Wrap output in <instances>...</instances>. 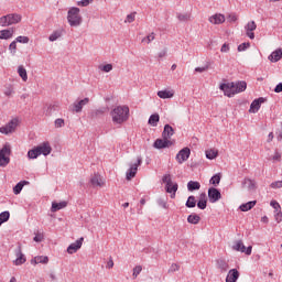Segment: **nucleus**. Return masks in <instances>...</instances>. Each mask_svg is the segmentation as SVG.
Segmentation results:
<instances>
[{
  "mask_svg": "<svg viewBox=\"0 0 282 282\" xmlns=\"http://www.w3.org/2000/svg\"><path fill=\"white\" fill-rule=\"evenodd\" d=\"M220 90H223L227 98L235 97V95L246 90V82L220 84Z\"/></svg>",
  "mask_w": 282,
  "mask_h": 282,
  "instance_id": "1",
  "label": "nucleus"
},
{
  "mask_svg": "<svg viewBox=\"0 0 282 282\" xmlns=\"http://www.w3.org/2000/svg\"><path fill=\"white\" fill-rule=\"evenodd\" d=\"M110 117L112 118L113 124H122L129 119V107L128 106H117L110 111Z\"/></svg>",
  "mask_w": 282,
  "mask_h": 282,
  "instance_id": "2",
  "label": "nucleus"
},
{
  "mask_svg": "<svg viewBox=\"0 0 282 282\" xmlns=\"http://www.w3.org/2000/svg\"><path fill=\"white\" fill-rule=\"evenodd\" d=\"M51 153H52V147L50 145V142H42L37 144V147L29 150L28 158L29 160H35L40 155L48 156Z\"/></svg>",
  "mask_w": 282,
  "mask_h": 282,
  "instance_id": "3",
  "label": "nucleus"
},
{
  "mask_svg": "<svg viewBox=\"0 0 282 282\" xmlns=\"http://www.w3.org/2000/svg\"><path fill=\"white\" fill-rule=\"evenodd\" d=\"M20 22H21V14L19 13H10L8 15L0 17V28L17 25Z\"/></svg>",
  "mask_w": 282,
  "mask_h": 282,
  "instance_id": "4",
  "label": "nucleus"
},
{
  "mask_svg": "<svg viewBox=\"0 0 282 282\" xmlns=\"http://www.w3.org/2000/svg\"><path fill=\"white\" fill-rule=\"evenodd\" d=\"M67 20L70 28H77L79 24H83V17H79V9L75 7L70 8L68 10Z\"/></svg>",
  "mask_w": 282,
  "mask_h": 282,
  "instance_id": "5",
  "label": "nucleus"
},
{
  "mask_svg": "<svg viewBox=\"0 0 282 282\" xmlns=\"http://www.w3.org/2000/svg\"><path fill=\"white\" fill-rule=\"evenodd\" d=\"M162 183L166 184L165 191L166 193L171 194V199L175 198V193L177 192V183H173L171 181V175L164 174V176H162Z\"/></svg>",
  "mask_w": 282,
  "mask_h": 282,
  "instance_id": "6",
  "label": "nucleus"
},
{
  "mask_svg": "<svg viewBox=\"0 0 282 282\" xmlns=\"http://www.w3.org/2000/svg\"><path fill=\"white\" fill-rule=\"evenodd\" d=\"M10 147L6 145L0 149V167H6L10 164Z\"/></svg>",
  "mask_w": 282,
  "mask_h": 282,
  "instance_id": "7",
  "label": "nucleus"
},
{
  "mask_svg": "<svg viewBox=\"0 0 282 282\" xmlns=\"http://www.w3.org/2000/svg\"><path fill=\"white\" fill-rule=\"evenodd\" d=\"M143 160L141 156L135 160V163L129 164V170L127 171V181H131L133 177H135V172L138 171V166H141Z\"/></svg>",
  "mask_w": 282,
  "mask_h": 282,
  "instance_id": "8",
  "label": "nucleus"
},
{
  "mask_svg": "<svg viewBox=\"0 0 282 282\" xmlns=\"http://www.w3.org/2000/svg\"><path fill=\"white\" fill-rule=\"evenodd\" d=\"M88 104H89V98H85L83 100L73 102L69 109L75 113H79V112H83V107L87 106Z\"/></svg>",
  "mask_w": 282,
  "mask_h": 282,
  "instance_id": "9",
  "label": "nucleus"
},
{
  "mask_svg": "<svg viewBox=\"0 0 282 282\" xmlns=\"http://www.w3.org/2000/svg\"><path fill=\"white\" fill-rule=\"evenodd\" d=\"M206 197H208V202L210 204H215L216 202L220 200L221 194L218 188L210 187V188H208V196H206Z\"/></svg>",
  "mask_w": 282,
  "mask_h": 282,
  "instance_id": "10",
  "label": "nucleus"
},
{
  "mask_svg": "<svg viewBox=\"0 0 282 282\" xmlns=\"http://www.w3.org/2000/svg\"><path fill=\"white\" fill-rule=\"evenodd\" d=\"M14 129H17V119H12V121L8 122L4 127H0V134H10L14 132Z\"/></svg>",
  "mask_w": 282,
  "mask_h": 282,
  "instance_id": "11",
  "label": "nucleus"
},
{
  "mask_svg": "<svg viewBox=\"0 0 282 282\" xmlns=\"http://www.w3.org/2000/svg\"><path fill=\"white\" fill-rule=\"evenodd\" d=\"M231 249L237 252L246 253V256H250L252 251V247H246L241 241H237V243H234V247H231Z\"/></svg>",
  "mask_w": 282,
  "mask_h": 282,
  "instance_id": "12",
  "label": "nucleus"
},
{
  "mask_svg": "<svg viewBox=\"0 0 282 282\" xmlns=\"http://www.w3.org/2000/svg\"><path fill=\"white\" fill-rule=\"evenodd\" d=\"M172 144L173 142H171L169 139L163 138V139L154 140V143L152 144V147L156 150H162L171 147Z\"/></svg>",
  "mask_w": 282,
  "mask_h": 282,
  "instance_id": "13",
  "label": "nucleus"
},
{
  "mask_svg": "<svg viewBox=\"0 0 282 282\" xmlns=\"http://www.w3.org/2000/svg\"><path fill=\"white\" fill-rule=\"evenodd\" d=\"M85 241V238H79L77 240H75V242L70 243V246H68V248L66 249V252H68V254H73L75 252H77V250H79V248H83V242Z\"/></svg>",
  "mask_w": 282,
  "mask_h": 282,
  "instance_id": "14",
  "label": "nucleus"
},
{
  "mask_svg": "<svg viewBox=\"0 0 282 282\" xmlns=\"http://www.w3.org/2000/svg\"><path fill=\"white\" fill-rule=\"evenodd\" d=\"M267 101V99L264 97H260L256 100H253V102L250 104V109L248 110L250 113H258V111L260 110V106L262 104H264Z\"/></svg>",
  "mask_w": 282,
  "mask_h": 282,
  "instance_id": "15",
  "label": "nucleus"
},
{
  "mask_svg": "<svg viewBox=\"0 0 282 282\" xmlns=\"http://www.w3.org/2000/svg\"><path fill=\"white\" fill-rule=\"evenodd\" d=\"M258 25L256 24V22L253 21L248 22L245 26L246 36H248V39L250 40L256 39V33H252V32L256 31Z\"/></svg>",
  "mask_w": 282,
  "mask_h": 282,
  "instance_id": "16",
  "label": "nucleus"
},
{
  "mask_svg": "<svg viewBox=\"0 0 282 282\" xmlns=\"http://www.w3.org/2000/svg\"><path fill=\"white\" fill-rule=\"evenodd\" d=\"M187 159H189V148H183V150L178 151V154H176V162L183 164Z\"/></svg>",
  "mask_w": 282,
  "mask_h": 282,
  "instance_id": "17",
  "label": "nucleus"
},
{
  "mask_svg": "<svg viewBox=\"0 0 282 282\" xmlns=\"http://www.w3.org/2000/svg\"><path fill=\"white\" fill-rule=\"evenodd\" d=\"M269 206H271V208H274V218L276 219V223H281L282 220L281 205H279L276 200H271L269 203Z\"/></svg>",
  "mask_w": 282,
  "mask_h": 282,
  "instance_id": "18",
  "label": "nucleus"
},
{
  "mask_svg": "<svg viewBox=\"0 0 282 282\" xmlns=\"http://www.w3.org/2000/svg\"><path fill=\"white\" fill-rule=\"evenodd\" d=\"M89 185H91L93 188L96 187H102L104 186V178L100 177L98 174H94L91 178H89Z\"/></svg>",
  "mask_w": 282,
  "mask_h": 282,
  "instance_id": "19",
  "label": "nucleus"
},
{
  "mask_svg": "<svg viewBox=\"0 0 282 282\" xmlns=\"http://www.w3.org/2000/svg\"><path fill=\"white\" fill-rule=\"evenodd\" d=\"M14 256L17 257L14 265H21L26 262V257L21 253V247H17V249H14Z\"/></svg>",
  "mask_w": 282,
  "mask_h": 282,
  "instance_id": "20",
  "label": "nucleus"
},
{
  "mask_svg": "<svg viewBox=\"0 0 282 282\" xmlns=\"http://www.w3.org/2000/svg\"><path fill=\"white\" fill-rule=\"evenodd\" d=\"M282 58V50L281 48H276V51L271 52V54H269L268 59L271 63H279V61H281Z\"/></svg>",
  "mask_w": 282,
  "mask_h": 282,
  "instance_id": "21",
  "label": "nucleus"
},
{
  "mask_svg": "<svg viewBox=\"0 0 282 282\" xmlns=\"http://www.w3.org/2000/svg\"><path fill=\"white\" fill-rule=\"evenodd\" d=\"M239 280V271L237 269H231L227 273L225 282H237Z\"/></svg>",
  "mask_w": 282,
  "mask_h": 282,
  "instance_id": "22",
  "label": "nucleus"
},
{
  "mask_svg": "<svg viewBox=\"0 0 282 282\" xmlns=\"http://www.w3.org/2000/svg\"><path fill=\"white\" fill-rule=\"evenodd\" d=\"M208 22H210V24H213V25L223 24V23H225V15H223V14L212 15L210 18H208Z\"/></svg>",
  "mask_w": 282,
  "mask_h": 282,
  "instance_id": "23",
  "label": "nucleus"
},
{
  "mask_svg": "<svg viewBox=\"0 0 282 282\" xmlns=\"http://www.w3.org/2000/svg\"><path fill=\"white\" fill-rule=\"evenodd\" d=\"M14 35V29H4L0 31V40L8 41Z\"/></svg>",
  "mask_w": 282,
  "mask_h": 282,
  "instance_id": "24",
  "label": "nucleus"
},
{
  "mask_svg": "<svg viewBox=\"0 0 282 282\" xmlns=\"http://www.w3.org/2000/svg\"><path fill=\"white\" fill-rule=\"evenodd\" d=\"M206 203H207V198H206V194L205 193H202L199 195V200L198 203H196V205H194V207H197L202 210H205L206 209Z\"/></svg>",
  "mask_w": 282,
  "mask_h": 282,
  "instance_id": "25",
  "label": "nucleus"
},
{
  "mask_svg": "<svg viewBox=\"0 0 282 282\" xmlns=\"http://www.w3.org/2000/svg\"><path fill=\"white\" fill-rule=\"evenodd\" d=\"M241 187L247 188L248 191H253L256 189V182L250 178H245L241 183Z\"/></svg>",
  "mask_w": 282,
  "mask_h": 282,
  "instance_id": "26",
  "label": "nucleus"
},
{
  "mask_svg": "<svg viewBox=\"0 0 282 282\" xmlns=\"http://www.w3.org/2000/svg\"><path fill=\"white\" fill-rule=\"evenodd\" d=\"M257 203V200H250L246 204H241V206H239V209L243 213H247L248 210L254 208Z\"/></svg>",
  "mask_w": 282,
  "mask_h": 282,
  "instance_id": "27",
  "label": "nucleus"
},
{
  "mask_svg": "<svg viewBox=\"0 0 282 282\" xmlns=\"http://www.w3.org/2000/svg\"><path fill=\"white\" fill-rule=\"evenodd\" d=\"M173 137V128L169 124L164 126V131H162V138L165 140H170Z\"/></svg>",
  "mask_w": 282,
  "mask_h": 282,
  "instance_id": "28",
  "label": "nucleus"
},
{
  "mask_svg": "<svg viewBox=\"0 0 282 282\" xmlns=\"http://www.w3.org/2000/svg\"><path fill=\"white\" fill-rule=\"evenodd\" d=\"M216 267L223 273H225V272H227V270H229V264H227V261H225L223 259H219V260L216 261Z\"/></svg>",
  "mask_w": 282,
  "mask_h": 282,
  "instance_id": "29",
  "label": "nucleus"
},
{
  "mask_svg": "<svg viewBox=\"0 0 282 282\" xmlns=\"http://www.w3.org/2000/svg\"><path fill=\"white\" fill-rule=\"evenodd\" d=\"M199 188H202V185L199 184V182H194V181L187 182V192L199 191Z\"/></svg>",
  "mask_w": 282,
  "mask_h": 282,
  "instance_id": "30",
  "label": "nucleus"
},
{
  "mask_svg": "<svg viewBox=\"0 0 282 282\" xmlns=\"http://www.w3.org/2000/svg\"><path fill=\"white\" fill-rule=\"evenodd\" d=\"M156 97H160L162 99H170V98H173V91L160 90V91H156Z\"/></svg>",
  "mask_w": 282,
  "mask_h": 282,
  "instance_id": "31",
  "label": "nucleus"
},
{
  "mask_svg": "<svg viewBox=\"0 0 282 282\" xmlns=\"http://www.w3.org/2000/svg\"><path fill=\"white\" fill-rule=\"evenodd\" d=\"M66 206H67V203H66V202H62V203H52V208H51V210H52V213H56V212H58V210H61V209L66 208Z\"/></svg>",
  "mask_w": 282,
  "mask_h": 282,
  "instance_id": "32",
  "label": "nucleus"
},
{
  "mask_svg": "<svg viewBox=\"0 0 282 282\" xmlns=\"http://www.w3.org/2000/svg\"><path fill=\"white\" fill-rule=\"evenodd\" d=\"M158 122H160V115H150V118L148 119V124H150V127H156Z\"/></svg>",
  "mask_w": 282,
  "mask_h": 282,
  "instance_id": "33",
  "label": "nucleus"
},
{
  "mask_svg": "<svg viewBox=\"0 0 282 282\" xmlns=\"http://www.w3.org/2000/svg\"><path fill=\"white\" fill-rule=\"evenodd\" d=\"M202 218L197 214H189L187 216V224L197 225Z\"/></svg>",
  "mask_w": 282,
  "mask_h": 282,
  "instance_id": "34",
  "label": "nucleus"
},
{
  "mask_svg": "<svg viewBox=\"0 0 282 282\" xmlns=\"http://www.w3.org/2000/svg\"><path fill=\"white\" fill-rule=\"evenodd\" d=\"M215 158H218V150L215 149H208L206 150V159L207 160H215Z\"/></svg>",
  "mask_w": 282,
  "mask_h": 282,
  "instance_id": "35",
  "label": "nucleus"
},
{
  "mask_svg": "<svg viewBox=\"0 0 282 282\" xmlns=\"http://www.w3.org/2000/svg\"><path fill=\"white\" fill-rule=\"evenodd\" d=\"M29 182L26 181H22L17 183V185H14V187L12 188V192L14 193V195H19L21 193V189L23 188V185H26Z\"/></svg>",
  "mask_w": 282,
  "mask_h": 282,
  "instance_id": "36",
  "label": "nucleus"
},
{
  "mask_svg": "<svg viewBox=\"0 0 282 282\" xmlns=\"http://www.w3.org/2000/svg\"><path fill=\"white\" fill-rule=\"evenodd\" d=\"M35 264H47L48 258L46 256H37L33 258Z\"/></svg>",
  "mask_w": 282,
  "mask_h": 282,
  "instance_id": "37",
  "label": "nucleus"
},
{
  "mask_svg": "<svg viewBox=\"0 0 282 282\" xmlns=\"http://www.w3.org/2000/svg\"><path fill=\"white\" fill-rule=\"evenodd\" d=\"M17 73L19 74V77L21 80L26 82L29 79V76L26 75V69L23 68V66H19L17 69Z\"/></svg>",
  "mask_w": 282,
  "mask_h": 282,
  "instance_id": "38",
  "label": "nucleus"
},
{
  "mask_svg": "<svg viewBox=\"0 0 282 282\" xmlns=\"http://www.w3.org/2000/svg\"><path fill=\"white\" fill-rule=\"evenodd\" d=\"M29 36H17L12 43L14 44H29Z\"/></svg>",
  "mask_w": 282,
  "mask_h": 282,
  "instance_id": "39",
  "label": "nucleus"
},
{
  "mask_svg": "<svg viewBox=\"0 0 282 282\" xmlns=\"http://www.w3.org/2000/svg\"><path fill=\"white\" fill-rule=\"evenodd\" d=\"M8 220H10V212H2V213H0V226L2 224L8 223Z\"/></svg>",
  "mask_w": 282,
  "mask_h": 282,
  "instance_id": "40",
  "label": "nucleus"
},
{
  "mask_svg": "<svg viewBox=\"0 0 282 282\" xmlns=\"http://www.w3.org/2000/svg\"><path fill=\"white\" fill-rule=\"evenodd\" d=\"M198 204V200L194 199V196L187 197V200L185 203L186 208H194V205Z\"/></svg>",
  "mask_w": 282,
  "mask_h": 282,
  "instance_id": "41",
  "label": "nucleus"
},
{
  "mask_svg": "<svg viewBox=\"0 0 282 282\" xmlns=\"http://www.w3.org/2000/svg\"><path fill=\"white\" fill-rule=\"evenodd\" d=\"M210 185H218L220 184V174H215L209 180Z\"/></svg>",
  "mask_w": 282,
  "mask_h": 282,
  "instance_id": "42",
  "label": "nucleus"
},
{
  "mask_svg": "<svg viewBox=\"0 0 282 282\" xmlns=\"http://www.w3.org/2000/svg\"><path fill=\"white\" fill-rule=\"evenodd\" d=\"M61 37V31H54L52 32V35H50L48 40L50 42H56Z\"/></svg>",
  "mask_w": 282,
  "mask_h": 282,
  "instance_id": "43",
  "label": "nucleus"
},
{
  "mask_svg": "<svg viewBox=\"0 0 282 282\" xmlns=\"http://www.w3.org/2000/svg\"><path fill=\"white\" fill-rule=\"evenodd\" d=\"M8 51L10 52V55L15 56L17 55V43H14V42L10 43Z\"/></svg>",
  "mask_w": 282,
  "mask_h": 282,
  "instance_id": "44",
  "label": "nucleus"
},
{
  "mask_svg": "<svg viewBox=\"0 0 282 282\" xmlns=\"http://www.w3.org/2000/svg\"><path fill=\"white\" fill-rule=\"evenodd\" d=\"M248 47H250V43H241L239 44V46L237 47V51L239 53L246 52V50H248Z\"/></svg>",
  "mask_w": 282,
  "mask_h": 282,
  "instance_id": "45",
  "label": "nucleus"
},
{
  "mask_svg": "<svg viewBox=\"0 0 282 282\" xmlns=\"http://www.w3.org/2000/svg\"><path fill=\"white\" fill-rule=\"evenodd\" d=\"M156 206L167 209L166 200L164 198H156Z\"/></svg>",
  "mask_w": 282,
  "mask_h": 282,
  "instance_id": "46",
  "label": "nucleus"
},
{
  "mask_svg": "<svg viewBox=\"0 0 282 282\" xmlns=\"http://www.w3.org/2000/svg\"><path fill=\"white\" fill-rule=\"evenodd\" d=\"M94 0H79L77 1V7L87 8Z\"/></svg>",
  "mask_w": 282,
  "mask_h": 282,
  "instance_id": "47",
  "label": "nucleus"
},
{
  "mask_svg": "<svg viewBox=\"0 0 282 282\" xmlns=\"http://www.w3.org/2000/svg\"><path fill=\"white\" fill-rule=\"evenodd\" d=\"M154 41V33H150V35L143 37L142 43L150 44Z\"/></svg>",
  "mask_w": 282,
  "mask_h": 282,
  "instance_id": "48",
  "label": "nucleus"
},
{
  "mask_svg": "<svg viewBox=\"0 0 282 282\" xmlns=\"http://www.w3.org/2000/svg\"><path fill=\"white\" fill-rule=\"evenodd\" d=\"M54 112H56V106L55 105H50L47 107V110H45V115L52 116Z\"/></svg>",
  "mask_w": 282,
  "mask_h": 282,
  "instance_id": "49",
  "label": "nucleus"
},
{
  "mask_svg": "<svg viewBox=\"0 0 282 282\" xmlns=\"http://www.w3.org/2000/svg\"><path fill=\"white\" fill-rule=\"evenodd\" d=\"M2 94H4L6 96L10 97V96H12V94H14V90H13L11 85H8V86H6V90L2 91Z\"/></svg>",
  "mask_w": 282,
  "mask_h": 282,
  "instance_id": "50",
  "label": "nucleus"
},
{
  "mask_svg": "<svg viewBox=\"0 0 282 282\" xmlns=\"http://www.w3.org/2000/svg\"><path fill=\"white\" fill-rule=\"evenodd\" d=\"M98 68L101 69V72L104 73H110L112 70V65L106 64L104 66H99Z\"/></svg>",
  "mask_w": 282,
  "mask_h": 282,
  "instance_id": "51",
  "label": "nucleus"
},
{
  "mask_svg": "<svg viewBox=\"0 0 282 282\" xmlns=\"http://www.w3.org/2000/svg\"><path fill=\"white\" fill-rule=\"evenodd\" d=\"M176 18H178V21L185 22V21L189 20V14H187V13H178V15H176Z\"/></svg>",
  "mask_w": 282,
  "mask_h": 282,
  "instance_id": "52",
  "label": "nucleus"
},
{
  "mask_svg": "<svg viewBox=\"0 0 282 282\" xmlns=\"http://www.w3.org/2000/svg\"><path fill=\"white\" fill-rule=\"evenodd\" d=\"M143 270V268L141 265H135L133 267V279H135L138 276V274H141V271Z\"/></svg>",
  "mask_w": 282,
  "mask_h": 282,
  "instance_id": "53",
  "label": "nucleus"
},
{
  "mask_svg": "<svg viewBox=\"0 0 282 282\" xmlns=\"http://www.w3.org/2000/svg\"><path fill=\"white\" fill-rule=\"evenodd\" d=\"M270 187H271V188H274V189L281 188V187H282V181H276V182H274V183H271V184H270Z\"/></svg>",
  "mask_w": 282,
  "mask_h": 282,
  "instance_id": "54",
  "label": "nucleus"
},
{
  "mask_svg": "<svg viewBox=\"0 0 282 282\" xmlns=\"http://www.w3.org/2000/svg\"><path fill=\"white\" fill-rule=\"evenodd\" d=\"M54 127H56V128L64 127V119H56V120H54Z\"/></svg>",
  "mask_w": 282,
  "mask_h": 282,
  "instance_id": "55",
  "label": "nucleus"
},
{
  "mask_svg": "<svg viewBox=\"0 0 282 282\" xmlns=\"http://www.w3.org/2000/svg\"><path fill=\"white\" fill-rule=\"evenodd\" d=\"M206 70H208V64H206V66L194 68V72L196 73H205Z\"/></svg>",
  "mask_w": 282,
  "mask_h": 282,
  "instance_id": "56",
  "label": "nucleus"
},
{
  "mask_svg": "<svg viewBox=\"0 0 282 282\" xmlns=\"http://www.w3.org/2000/svg\"><path fill=\"white\" fill-rule=\"evenodd\" d=\"M135 19V13H131L127 15V20H124V23H132Z\"/></svg>",
  "mask_w": 282,
  "mask_h": 282,
  "instance_id": "57",
  "label": "nucleus"
},
{
  "mask_svg": "<svg viewBox=\"0 0 282 282\" xmlns=\"http://www.w3.org/2000/svg\"><path fill=\"white\" fill-rule=\"evenodd\" d=\"M177 270H180V265H177L176 263H173V264H171V267L169 268V273L176 272Z\"/></svg>",
  "mask_w": 282,
  "mask_h": 282,
  "instance_id": "58",
  "label": "nucleus"
},
{
  "mask_svg": "<svg viewBox=\"0 0 282 282\" xmlns=\"http://www.w3.org/2000/svg\"><path fill=\"white\" fill-rule=\"evenodd\" d=\"M33 241L36 243L43 242V235H35V237H33Z\"/></svg>",
  "mask_w": 282,
  "mask_h": 282,
  "instance_id": "59",
  "label": "nucleus"
},
{
  "mask_svg": "<svg viewBox=\"0 0 282 282\" xmlns=\"http://www.w3.org/2000/svg\"><path fill=\"white\" fill-rule=\"evenodd\" d=\"M104 113H106V108H98L94 111L95 116H100V115H104Z\"/></svg>",
  "mask_w": 282,
  "mask_h": 282,
  "instance_id": "60",
  "label": "nucleus"
},
{
  "mask_svg": "<svg viewBox=\"0 0 282 282\" xmlns=\"http://www.w3.org/2000/svg\"><path fill=\"white\" fill-rule=\"evenodd\" d=\"M166 53H167V50L164 48V50L160 51L159 54H156V57L164 58L166 56Z\"/></svg>",
  "mask_w": 282,
  "mask_h": 282,
  "instance_id": "61",
  "label": "nucleus"
},
{
  "mask_svg": "<svg viewBox=\"0 0 282 282\" xmlns=\"http://www.w3.org/2000/svg\"><path fill=\"white\" fill-rule=\"evenodd\" d=\"M274 93H276V94L282 93V83L276 84V87H274Z\"/></svg>",
  "mask_w": 282,
  "mask_h": 282,
  "instance_id": "62",
  "label": "nucleus"
},
{
  "mask_svg": "<svg viewBox=\"0 0 282 282\" xmlns=\"http://www.w3.org/2000/svg\"><path fill=\"white\" fill-rule=\"evenodd\" d=\"M229 52V45L223 44V47H220V53H228Z\"/></svg>",
  "mask_w": 282,
  "mask_h": 282,
  "instance_id": "63",
  "label": "nucleus"
},
{
  "mask_svg": "<svg viewBox=\"0 0 282 282\" xmlns=\"http://www.w3.org/2000/svg\"><path fill=\"white\" fill-rule=\"evenodd\" d=\"M113 265H115V264H113V262H112V259H110V260H108V263L106 264V268H107V269H112Z\"/></svg>",
  "mask_w": 282,
  "mask_h": 282,
  "instance_id": "64",
  "label": "nucleus"
}]
</instances>
